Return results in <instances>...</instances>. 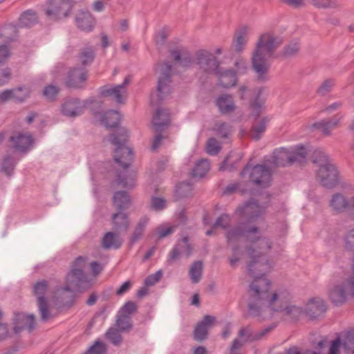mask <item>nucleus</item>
I'll use <instances>...</instances> for the list:
<instances>
[{
  "label": "nucleus",
  "instance_id": "41",
  "mask_svg": "<svg viewBox=\"0 0 354 354\" xmlns=\"http://www.w3.org/2000/svg\"><path fill=\"white\" fill-rule=\"evenodd\" d=\"M85 352L87 354H106L107 347L102 341L97 339Z\"/></svg>",
  "mask_w": 354,
  "mask_h": 354
},
{
  "label": "nucleus",
  "instance_id": "45",
  "mask_svg": "<svg viewBox=\"0 0 354 354\" xmlns=\"http://www.w3.org/2000/svg\"><path fill=\"white\" fill-rule=\"evenodd\" d=\"M241 158L239 154L231 153L230 154L223 162L221 165L219 169L221 171H225L227 169H231L234 167L233 163L234 160H238Z\"/></svg>",
  "mask_w": 354,
  "mask_h": 354
},
{
  "label": "nucleus",
  "instance_id": "47",
  "mask_svg": "<svg viewBox=\"0 0 354 354\" xmlns=\"http://www.w3.org/2000/svg\"><path fill=\"white\" fill-rule=\"evenodd\" d=\"M11 78V72L9 68L0 64V86L8 84Z\"/></svg>",
  "mask_w": 354,
  "mask_h": 354
},
{
  "label": "nucleus",
  "instance_id": "52",
  "mask_svg": "<svg viewBox=\"0 0 354 354\" xmlns=\"http://www.w3.org/2000/svg\"><path fill=\"white\" fill-rule=\"evenodd\" d=\"M214 131L216 135L221 138H227L230 133V129L223 123H218L215 125Z\"/></svg>",
  "mask_w": 354,
  "mask_h": 354
},
{
  "label": "nucleus",
  "instance_id": "36",
  "mask_svg": "<svg viewBox=\"0 0 354 354\" xmlns=\"http://www.w3.org/2000/svg\"><path fill=\"white\" fill-rule=\"evenodd\" d=\"M113 201L115 208L121 212L129 206L130 199L126 192H118L114 194Z\"/></svg>",
  "mask_w": 354,
  "mask_h": 354
},
{
  "label": "nucleus",
  "instance_id": "4",
  "mask_svg": "<svg viewBox=\"0 0 354 354\" xmlns=\"http://www.w3.org/2000/svg\"><path fill=\"white\" fill-rule=\"evenodd\" d=\"M349 295L354 297L348 282V277L342 272L336 273L328 289V299L333 305L342 306L346 303Z\"/></svg>",
  "mask_w": 354,
  "mask_h": 354
},
{
  "label": "nucleus",
  "instance_id": "3",
  "mask_svg": "<svg viewBox=\"0 0 354 354\" xmlns=\"http://www.w3.org/2000/svg\"><path fill=\"white\" fill-rule=\"evenodd\" d=\"M313 162L318 167L316 179L320 185L327 188H332L338 184L339 172L323 151H314Z\"/></svg>",
  "mask_w": 354,
  "mask_h": 354
},
{
  "label": "nucleus",
  "instance_id": "61",
  "mask_svg": "<svg viewBox=\"0 0 354 354\" xmlns=\"http://www.w3.org/2000/svg\"><path fill=\"white\" fill-rule=\"evenodd\" d=\"M345 241L346 248L350 250H354V228L348 231Z\"/></svg>",
  "mask_w": 354,
  "mask_h": 354
},
{
  "label": "nucleus",
  "instance_id": "28",
  "mask_svg": "<svg viewBox=\"0 0 354 354\" xmlns=\"http://www.w3.org/2000/svg\"><path fill=\"white\" fill-rule=\"evenodd\" d=\"M86 80V73L84 68H77L71 70L68 73V84L71 86L79 87Z\"/></svg>",
  "mask_w": 354,
  "mask_h": 354
},
{
  "label": "nucleus",
  "instance_id": "12",
  "mask_svg": "<svg viewBox=\"0 0 354 354\" xmlns=\"http://www.w3.org/2000/svg\"><path fill=\"white\" fill-rule=\"evenodd\" d=\"M86 264V260L83 257H78L75 261L71 271L66 277V287L70 288L71 290L77 286L85 279L84 268Z\"/></svg>",
  "mask_w": 354,
  "mask_h": 354
},
{
  "label": "nucleus",
  "instance_id": "2",
  "mask_svg": "<svg viewBox=\"0 0 354 354\" xmlns=\"http://www.w3.org/2000/svg\"><path fill=\"white\" fill-rule=\"evenodd\" d=\"M197 65L201 73L216 74L219 84L224 88H230L237 83L236 74L232 70H221L213 55L205 50H200L197 54Z\"/></svg>",
  "mask_w": 354,
  "mask_h": 354
},
{
  "label": "nucleus",
  "instance_id": "51",
  "mask_svg": "<svg viewBox=\"0 0 354 354\" xmlns=\"http://www.w3.org/2000/svg\"><path fill=\"white\" fill-rule=\"evenodd\" d=\"M299 50V46L297 42H291L287 45L282 53L284 57H291L298 53Z\"/></svg>",
  "mask_w": 354,
  "mask_h": 354
},
{
  "label": "nucleus",
  "instance_id": "30",
  "mask_svg": "<svg viewBox=\"0 0 354 354\" xmlns=\"http://www.w3.org/2000/svg\"><path fill=\"white\" fill-rule=\"evenodd\" d=\"M266 333H239L238 338L233 341L231 349L237 350L244 343L259 339Z\"/></svg>",
  "mask_w": 354,
  "mask_h": 354
},
{
  "label": "nucleus",
  "instance_id": "20",
  "mask_svg": "<svg viewBox=\"0 0 354 354\" xmlns=\"http://www.w3.org/2000/svg\"><path fill=\"white\" fill-rule=\"evenodd\" d=\"M10 140L12 147L21 152L29 150L33 143L31 136L28 133H15L10 137Z\"/></svg>",
  "mask_w": 354,
  "mask_h": 354
},
{
  "label": "nucleus",
  "instance_id": "10",
  "mask_svg": "<svg viewBox=\"0 0 354 354\" xmlns=\"http://www.w3.org/2000/svg\"><path fill=\"white\" fill-rule=\"evenodd\" d=\"M243 176L248 177L255 185L266 187L271 180V171L264 165H257L253 167H247L242 173Z\"/></svg>",
  "mask_w": 354,
  "mask_h": 354
},
{
  "label": "nucleus",
  "instance_id": "9",
  "mask_svg": "<svg viewBox=\"0 0 354 354\" xmlns=\"http://www.w3.org/2000/svg\"><path fill=\"white\" fill-rule=\"evenodd\" d=\"M54 286L55 281L53 280H42L35 283L33 287V292L37 297L39 311L43 321H47L52 317L44 295L48 289L53 288Z\"/></svg>",
  "mask_w": 354,
  "mask_h": 354
},
{
  "label": "nucleus",
  "instance_id": "40",
  "mask_svg": "<svg viewBox=\"0 0 354 354\" xmlns=\"http://www.w3.org/2000/svg\"><path fill=\"white\" fill-rule=\"evenodd\" d=\"M203 264L201 261L194 263L189 270V275L193 283H198L202 276Z\"/></svg>",
  "mask_w": 354,
  "mask_h": 354
},
{
  "label": "nucleus",
  "instance_id": "63",
  "mask_svg": "<svg viewBox=\"0 0 354 354\" xmlns=\"http://www.w3.org/2000/svg\"><path fill=\"white\" fill-rule=\"evenodd\" d=\"M343 274L348 277V282L349 283L352 293L354 294V257L352 259L351 270L346 273L343 272Z\"/></svg>",
  "mask_w": 354,
  "mask_h": 354
},
{
  "label": "nucleus",
  "instance_id": "7",
  "mask_svg": "<svg viewBox=\"0 0 354 354\" xmlns=\"http://www.w3.org/2000/svg\"><path fill=\"white\" fill-rule=\"evenodd\" d=\"M241 236H244L252 242H256V247L261 250L270 249L271 242L260 235L259 230L254 227H245L244 229H233L227 232L228 241H232Z\"/></svg>",
  "mask_w": 354,
  "mask_h": 354
},
{
  "label": "nucleus",
  "instance_id": "56",
  "mask_svg": "<svg viewBox=\"0 0 354 354\" xmlns=\"http://www.w3.org/2000/svg\"><path fill=\"white\" fill-rule=\"evenodd\" d=\"M162 273L160 270L149 276L145 281L146 286H151L157 283L162 277Z\"/></svg>",
  "mask_w": 354,
  "mask_h": 354
},
{
  "label": "nucleus",
  "instance_id": "27",
  "mask_svg": "<svg viewBox=\"0 0 354 354\" xmlns=\"http://www.w3.org/2000/svg\"><path fill=\"white\" fill-rule=\"evenodd\" d=\"M191 250L192 248L188 243V240L185 238L171 252L169 261L171 262L183 255L189 256L191 254Z\"/></svg>",
  "mask_w": 354,
  "mask_h": 354
},
{
  "label": "nucleus",
  "instance_id": "35",
  "mask_svg": "<svg viewBox=\"0 0 354 354\" xmlns=\"http://www.w3.org/2000/svg\"><path fill=\"white\" fill-rule=\"evenodd\" d=\"M340 122V118H335L328 122H319L313 124V127L319 129L325 135H329L330 131L337 127Z\"/></svg>",
  "mask_w": 354,
  "mask_h": 354
},
{
  "label": "nucleus",
  "instance_id": "13",
  "mask_svg": "<svg viewBox=\"0 0 354 354\" xmlns=\"http://www.w3.org/2000/svg\"><path fill=\"white\" fill-rule=\"evenodd\" d=\"M327 310L326 301L322 297H314L306 301L304 313L309 320L314 321L322 317Z\"/></svg>",
  "mask_w": 354,
  "mask_h": 354
},
{
  "label": "nucleus",
  "instance_id": "55",
  "mask_svg": "<svg viewBox=\"0 0 354 354\" xmlns=\"http://www.w3.org/2000/svg\"><path fill=\"white\" fill-rule=\"evenodd\" d=\"M167 203L162 198L156 197L151 200V208L155 211H160L165 209Z\"/></svg>",
  "mask_w": 354,
  "mask_h": 354
},
{
  "label": "nucleus",
  "instance_id": "62",
  "mask_svg": "<svg viewBox=\"0 0 354 354\" xmlns=\"http://www.w3.org/2000/svg\"><path fill=\"white\" fill-rule=\"evenodd\" d=\"M347 334L348 336L346 337V339L343 343V347L348 353L354 354V341H352L350 339V336L353 333Z\"/></svg>",
  "mask_w": 354,
  "mask_h": 354
},
{
  "label": "nucleus",
  "instance_id": "14",
  "mask_svg": "<svg viewBox=\"0 0 354 354\" xmlns=\"http://www.w3.org/2000/svg\"><path fill=\"white\" fill-rule=\"evenodd\" d=\"M131 77H126L122 84L114 86H105L101 88V95L109 97L117 103L122 104L127 97V86L130 83Z\"/></svg>",
  "mask_w": 354,
  "mask_h": 354
},
{
  "label": "nucleus",
  "instance_id": "19",
  "mask_svg": "<svg viewBox=\"0 0 354 354\" xmlns=\"http://www.w3.org/2000/svg\"><path fill=\"white\" fill-rule=\"evenodd\" d=\"M12 324L16 330H31L35 329V317L33 315L16 313L12 318Z\"/></svg>",
  "mask_w": 354,
  "mask_h": 354
},
{
  "label": "nucleus",
  "instance_id": "38",
  "mask_svg": "<svg viewBox=\"0 0 354 354\" xmlns=\"http://www.w3.org/2000/svg\"><path fill=\"white\" fill-rule=\"evenodd\" d=\"M12 99L15 102H23L30 97V90L26 86L12 88Z\"/></svg>",
  "mask_w": 354,
  "mask_h": 354
},
{
  "label": "nucleus",
  "instance_id": "49",
  "mask_svg": "<svg viewBox=\"0 0 354 354\" xmlns=\"http://www.w3.org/2000/svg\"><path fill=\"white\" fill-rule=\"evenodd\" d=\"M267 120L266 119H263L262 121L255 125L253 127L252 131V137L255 140H259L261 136V134L265 131L266 128Z\"/></svg>",
  "mask_w": 354,
  "mask_h": 354
},
{
  "label": "nucleus",
  "instance_id": "39",
  "mask_svg": "<svg viewBox=\"0 0 354 354\" xmlns=\"http://www.w3.org/2000/svg\"><path fill=\"white\" fill-rule=\"evenodd\" d=\"M37 17L31 10L24 12L19 18V25L22 27H29L37 22Z\"/></svg>",
  "mask_w": 354,
  "mask_h": 354
},
{
  "label": "nucleus",
  "instance_id": "58",
  "mask_svg": "<svg viewBox=\"0 0 354 354\" xmlns=\"http://www.w3.org/2000/svg\"><path fill=\"white\" fill-rule=\"evenodd\" d=\"M343 346L340 338L337 337L335 340L331 342V344L329 348V354H339V348Z\"/></svg>",
  "mask_w": 354,
  "mask_h": 354
},
{
  "label": "nucleus",
  "instance_id": "24",
  "mask_svg": "<svg viewBox=\"0 0 354 354\" xmlns=\"http://www.w3.org/2000/svg\"><path fill=\"white\" fill-rule=\"evenodd\" d=\"M62 112L64 115L75 117L82 113V106H81L80 101L77 100L69 99L63 103Z\"/></svg>",
  "mask_w": 354,
  "mask_h": 354
},
{
  "label": "nucleus",
  "instance_id": "11",
  "mask_svg": "<svg viewBox=\"0 0 354 354\" xmlns=\"http://www.w3.org/2000/svg\"><path fill=\"white\" fill-rule=\"evenodd\" d=\"M249 258L248 264V270L255 275L254 282L257 279H266V277H259L269 273L272 268V263L264 257L253 255V252H248ZM267 279H268L267 278ZM252 283L251 284H252ZM252 285H250L251 286ZM251 299L250 300V301Z\"/></svg>",
  "mask_w": 354,
  "mask_h": 354
},
{
  "label": "nucleus",
  "instance_id": "42",
  "mask_svg": "<svg viewBox=\"0 0 354 354\" xmlns=\"http://www.w3.org/2000/svg\"><path fill=\"white\" fill-rule=\"evenodd\" d=\"M175 193L178 198L189 197L192 193V186L187 182L181 183L177 186Z\"/></svg>",
  "mask_w": 354,
  "mask_h": 354
},
{
  "label": "nucleus",
  "instance_id": "8",
  "mask_svg": "<svg viewBox=\"0 0 354 354\" xmlns=\"http://www.w3.org/2000/svg\"><path fill=\"white\" fill-rule=\"evenodd\" d=\"M306 155V149L303 146H297L289 149L283 148L274 153L273 162L277 166L284 167L303 160Z\"/></svg>",
  "mask_w": 354,
  "mask_h": 354
},
{
  "label": "nucleus",
  "instance_id": "48",
  "mask_svg": "<svg viewBox=\"0 0 354 354\" xmlns=\"http://www.w3.org/2000/svg\"><path fill=\"white\" fill-rule=\"evenodd\" d=\"M137 310V306L133 301H128L121 308L120 310V316L128 317Z\"/></svg>",
  "mask_w": 354,
  "mask_h": 354
},
{
  "label": "nucleus",
  "instance_id": "21",
  "mask_svg": "<svg viewBox=\"0 0 354 354\" xmlns=\"http://www.w3.org/2000/svg\"><path fill=\"white\" fill-rule=\"evenodd\" d=\"M75 23L78 28L82 31L90 32L95 25V21L91 14L86 10H80L75 15Z\"/></svg>",
  "mask_w": 354,
  "mask_h": 354
},
{
  "label": "nucleus",
  "instance_id": "43",
  "mask_svg": "<svg viewBox=\"0 0 354 354\" xmlns=\"http://www.w3.org/2000/svg\"><path fill=\"white\" fill-rule=\"evenodd\" d=\"M234 73L236 75H244L248 71L247 60L243 57L236 58L234 62Z\"/></svg>",
  "mask_w": 354,
  "mask_h": 354
},
{
  "label": "nucleus",
  "instance_id": "32",
  "mask_svg": "<svg viewBox=\"0 0 354 354\" xmlns=\"http://www.w3.org/2000/svg\"><path fill=\"white\" fill-rule=\"evenodd\" d=\"M112 224L116 230L127 231L129 225L127 215L122 212L118 211V212L112 216Z\"/></svg>",
  "mask_w": 354,
  "mask_h": 354
},
{
  "label": "nucleus",
  "instance_id": "23",
  "mask_svg": "<svg viewBox=\"0 0 354 354\" xmlns=\"http://www.w3.org/2000/svg\"><path fill=\"white\" fill-rule=\"evenodd\" d=\"M249 30L246 26H242L235 33L232 42V49L236 53H241L248 42Z\"/></svg>",
  "mask_w": 354,
  "mask_h": 354
},
{
  "label": "nucleus",
  "instance_id": "29",
  "mask_svg": "<svg viewBox=\"0 0 354 354\" xmlns=\"http://www.w3.org/2000/svg\"><path fill=\"white\" fill-rule=\"evenodd\" d=\"M261 210L260 207L256 203H250L237 209V214L243 218L253 220L258 216Z\"/></svg>",
  "mask_w": 354,
  "mask_h": 354
},
{
  "label": "nucleus",
  "instance_id": "17",
  "mask_svg": "<svg viewBox=\"0 0 354 354\" xmlns=\"http://www.w3.org/2000/svg\"><path fill=\"white\" fill-rule=\"evenodd\" d=\"M171 66L164 63L158 66L156 73L158 76V92L160 95H165L171 92Z\"/></svg>",
  "mask_w": 354,
  "mask_h": 354
},
{
  "label": "nucleus",
  "instance_id": "37",
  "mask_svg": "<svg viewBox=\"0 0 354 354\" xmlns=\"http://www.w3.org/2000/svg\"><path fill=\"white\" fill-rule=\"evenodd\" d=\"M122 244V240L118 234L113 232L106 233L102 241V245L105 248H118Z\"/></svg>",
  "mask_w": 354,
  "mask_h": 354
},
{
  "label": "nucleus",
  "instance_id": "57",
  "mask_svg": "<svg viewBox=\"0 0 354 354\" xmlns=\"http://www.w3.org/2000/svg\"><path fill=\"white\" fill-rule=\"evenodd\" d=\"M136 179V173H128L127 174H125V178L124 180H120V183L123 184L124 186L126 187H133L135 184Z\"/></svg>",
  "mask_w": 354,
  "mask_h": 354
},
{
  "label": "nucleus",
  "instance_id": "64",
  "mask_svg": "<svg viewBox=\"0 0 354 354\" xmlns=\"http://www.w3.org/2000/svg\"><path fill=\"white\" fill-rule=\"evenodd\" d=\"M334 86L333 80H327L323 82L319 88V93L322 95H325L329 92Z\"/></svg>",
  "mask_w": 354,
  "mask_h": 354
},
{
  "label": "nucleus",
  "instance_id": "59",
  "mask_svg": "<svg viewBox=\"0 0 354 354\" xmlns=\"http://www.w3.org/2000/svg\"><path fill=\"white\" fill-rule=\"evenodd\" d=\"M106 338L113 345L118 346L122 342L121 333H105Z\"/></svg>",
  "mask_w": 354,
  "mask_h": 354
},
{
  "label": "nucleus",
  "instance_id": "53",
  "mask_svg": "<svg viewBox=\"0 0 354 354\" xmlns=\"http://www.w3.org/2000/svg\"><path fill=\"white\" fill-rule=\"evenodd\" d=\"M175 231V227L168 224L162 225L156 230L159 238H164L171 234Z\"/></svg>",
  "mask_w": 354,
  "mask_h": 354
},
{
  "label": "nucleus",
  "instance_id": "22",
  "mask_svg": "<svg viewBox=\"0 0 354 354\" xmlns=\"http://www.w3.org/2000/svg\"><path fill=\"white\" fill-rule=\"evenodd\" d=\"M348 203V198L342 194L336 193L332 195L328 205L333 214H339L346 211Z\"/></svg>",
  "mask_w": 354,
  "mask_h": 354
},
{
  "label": "nucleus",
  "instance_id": "18",
  "mask_svg": "<svg viewBox=\"0 0 354 354\" xmlns=\"http://www.w3.org/2000/svg\"><path fill=\"white\" fill-rule=\"evenodd\" d=\"M48 298L52 304L56 306L68 304L73 298V291L68 287H59L50 293Z\"/></svg>",
  "mask_w": 354,
  "mask_h": 354
},
{
  "label": "nucleus",
  "instance_id": "46",
  "mask_svg": "<svg viewBox=\"0 0 354 354\" xmlns=\"http://www.w3.org/2000/svg\"><path fill=\"white\" fill-rule=\"evenodd\" d=\"M206 149L209 155L214 156L220 151L221 146L215 138H211L207 142Z\"/></svg>",
  "mask_w": 354,
  "mask_h": 354
},
{
  "label": "nucleus",
  "instance_id": "25",
  "mask_svg": "<svg viewBox=\"0 0 354 354\" xmlns=\"http://www.w3.org/2000/svg\"><path fill=\"white\" fill-rule=\"evenodd\" d=\"M216 104L222 113H230L236 109L233 97L230 95L223 94L220 95L217 98Z\"/></svg>",
  "mask_w": 354,
  "mask_h": 354
},
{
  "label": "nucleus",
  "instance_id": "34",
  "mask_svg": "<svg viewBox=\"0 0 354 354\" xmlns=\"http://www.w3.org/2000/svg\"><path fill=\"white\" fill-rule=\"evenodd\" d=\"M209 170V163L206 159L198 161L192 171V175L194 178H201L204 177Z\"/></svg>",
  "mask_w": 354,
  "mask_h": 354
},
{
  "label": "nucleus",
  "instance_id": "33",
  "mask_svg": "<svg viewBox=\"0 0 354 354\" xmlns=\"http://www.w3.org/2000/svg\"><path fill=\"white\" fill-rule=\"evenodd\" d=\"M169 122V113L163 109H158L154 113L152 123L156 127L167 125Z\"/></svg>",
  "mask_w": 354,
  "mask_h": 354
},
{
  "label": "nucleus",
  "instance_id": "5",
  "mask_svg": "<svg viewBox=\"0 0 354 354\" xmlns=\"http://www.w3.org/2000/svg\"><path fill=\"white\" fill-rule=\"evenodd\" d=\"M274 55L255 46L250 56L251 67L258 80L267 81L270 68V59Z\"/></svg>",
  "mask_w": 354,
  "mask_h": 354
},
{
  "label": "nucleus",
  "instance_id": "26",
  "mask_svg": "<svg viewBox=\"0 0 354 354\" xmlns=\"http://www.w3.org/2000/svg\"><path fill=\"white\" fill-rule=\"evenodd\" d=\"M96 119L106 127H115L120 122V115L116 111H110L104 114L98 113Z\"/></svg>",
  "mask_w": 354,
  "mask_h": 354
},
{
  "label": "nucleus",
  "instance_id": "16",
  "mask_svg": "<svg viewBox=\"0 0 354 354\" xmlns=\"http://www.w3.org/2000/svg\"><path fill=\"white\" fill-rule=\"evenodd\" d=\"M283 43V39L271 32L261 34L255 44V46L274 55L275 50Z\"/></svg>",
  "mask_w": 354,
  "mask_h": 354
},
{
  "label": "nucleus",
  "instance_id": "60",
  "mask_svg": "<svg viewBox=\"0 0 354 354\" xmlns=\"http://www.w3.org/2000/svg\"><path fill=\"white\" fill-rule=\"evenodd\" d=\"M312 4L319 8H325L334 6L332 0H311Z\"/></svg>",
  "mask_w": 354,
  "mask_h": 354
},
{
  "label": "nucleus",
  "instance_id": "6",
  "mask_svg": "<svg viewBox=\"0 0 354 354\" xmlns=\"http://www.w3.org/2000/svg\"><path fill=\"white\" fill-rule=\"evenodd\" d=\"M127 136V131L124 129H120L117 136L111 135L110 137L111 142L115 147L114 159L116 162L124 167H127L133 159L131 149L124 145Z\"/></svg>",
  "mask_w": 354,
  "mask_h": 354
},
{
  "label": "nucleus",
  "instance_id": "50",
  "mask_svg": "<svg viewBox=\"0 0 354 354\" xmlns=\"http://www.w3.org/2000/svg\"><path fill=\"white\" fill-rule=\"evenodd\" d=\"M116 326L118 330H128L131 328V324L129 317L120 316L116 321Z\"/></svg>",
  "mask_w": 354,
  "mask_h": 354
},
{
  "label": "nucleus",
  "instance_id": "15",
  "mask_svg": "<svg viewBox=\"0 0 354 354\" xmlns=\"http://www.w3.org/2000/svg\"><path fill=\"white\" fill-rule=\"evenodd\" d=\"M73 8L71 0H53L46 13L50 20H58L66 17Z\"/></svg>",
  "mask_w": 354,
  "mask_h": 354
},
{
  "label": "nucleus",
  "instance_id": "44",
  "mask_svg": "<svg viewBox=\"0 0 354 354\" xmlns=\"http://www.w3.org/2000/svg\"><path fill=\"white\" fill-rule=\"evenodd\" d=\"M149 218L147 217H142L138 222L134 233L132 236V241H136L141 236L147 224L148 223Z\"/></svg>",
  "mask_w": 354,
  "mask_h": 354
},
{
  "label": "nucleus",
  "instance_id": "54",
  "mask_svg": "<svg viewBox=\"0 0 354 354\" xmlns=\"http://www.w3.org/2000/svg\"><path fill=\"white\" fill-rule=\"evenodd\" d=\"M58 92L59 90L56 86L49 85L44 88L43 95L47 100H53L56 97Z\"/></svg>",
  "mask_w": 354,
  "mask_h": 354
},
{
  "label": "nucleus",
  "instance_id": "31",
  "mask_svg": "<svg viewBox=\"0 0 354 354\" xmlns=\"http://www.w3.org/2000/svg\"><path fill=\"white\" fill-rule=\"evenodd\" d=\"M218 324L216 317L207 315L196 325L194 332H207Z\"/></svg>",
  "mask_w": 354,
  "mask_h": 354
},
{
  "label": "nucleus",
  "instance_id": "1",
  "mask_svg": "<svg viewBox=\"0 0 354 354\" xmlns=\"http://www.w3.org/2000/svg\"><path fill=\"white\" fill-rule=\"evenodd\" d=\"M292 294L283 288L272 289L271 281L267 279H257L251 286V301L248 311L252 315L263 318L281 313L283 317L291 322H297L305 315L304 308L290 304Z\"/></svg>",
  "mask_w": 354,
  "mask_h": 354
}]
</instances>
